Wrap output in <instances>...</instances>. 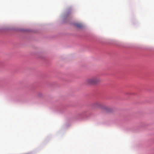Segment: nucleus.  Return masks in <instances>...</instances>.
<instances>
[{
    "instance_id": "nucleus-2",
    "label": "nucleus",
    "mask_w": 154,
    "mask_h": 154,
    "mask_svg": "<svg viewBox=\"0 0 154 154\" xmlns=\"http://www.w3.org/2000/svg\"><path fill=\"white\" fill-rule=\"evenodd\" d=\"M93 106L95 108H100L102 107V105L99 102H96L93 105Z\"/></svg>"
},
{
    "instance_id": "nucleus-3",
    "label": "nucleus",
    "mask_w": 154,
    "mask_h": 154,
    "mask_svg": "<svg viewBox=\"0 0 154 154\" xmlns=\"http://www.w3.org/2000/svg\"><path fill=\"white\" fill-rule=\"evenodd\" d=\"M76 26L77 27H78V28H81L82 26V24H80V23L76 24Z\"/></svg>"
},
{
    "instance_id": "nucleus-1",
    "label": "nucleus",
    "mask_w": 154,
    "mask_h": 154,
    "mask_svg": "<svg viewBox=\"0 0 154 154\" xmlns=\"http://www.w3.org/2000/svg\"><path fill=\"white\" fill-rule=\"evenodd\" d=\"M100 81V79L98 77L96 76L87 79L85 83L88 85H94L97 84Z\"/></svg>"
}]
</instances>
